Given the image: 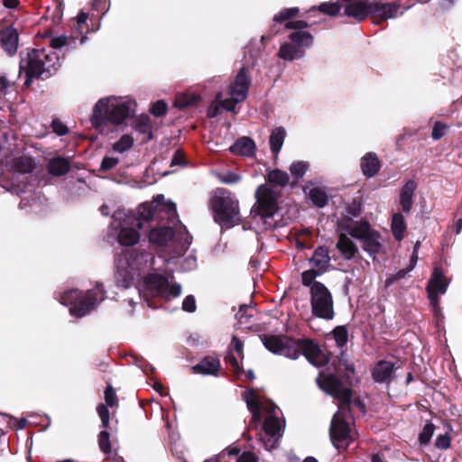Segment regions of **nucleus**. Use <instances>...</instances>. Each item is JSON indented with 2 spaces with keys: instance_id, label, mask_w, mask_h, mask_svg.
Instances as JSON below:
<instances>
[{
  "instance_id": "obj_1",
  "label": "nucleus",
  "mask_w": 462,
  "mask_h": 462,
  "mask_svg": "<svg viewBox=\"0 0 462 462\" xmlns=\"http://www.w3.org/2000/svg\"><path fill=\"white\" fill-rule=\"evenodd\" d=\"M36 162L32 156L14 157L0 175V188L21 198L22 209L37 208L41 201L40 192L36 191L38 178L33 175Z\"/></svg>"
},
{
  "instance_id": "obj_2",
  "label": "nucleus",
  "mask_w": 462,
  "mask_h": 462,
  "mask_svg": "<svg viewBox=\"0 0 462 462\" xmlns=\"http://www.w3.org/2000/svg\"><path fill=\"white\" fill-rule=\"evenodd\" d=\"M242 398L252 414L249 428L258 430L261 421L263 423L258 433L259 440L266 450H272L283 435L285 420L280 417L279 407L271 400L262 397L254 389L245 391Z\"/></svg>"
},
{
  "instance_id": "obj_3",
  "label": "nucleus",
  "mask_w": 462,
  "mask_h": 462,
  "mask_svg": "<svg viewBox=\"0 0 462 462\" xmlns=\"http://www.w3.org/2000/svg\"><path fill=\"white\" fill-rule=\"evenodd\" d=\"M153 204L154 211L162 210L163 217H157L155 215L149 218L150 222H157L159 226L152 227L149 233V241L152 244L162 246L171 240L178 243V254H183L191 245L192 236L189 234L187 227L182 225L177 214L175 203L171 201L165 202L163 195H157Z\"/></svg>"
},
{
  "instance_id": "obj_4",
  "label": "nucleus",
  "mask_w": 462,
  "mask_h": 462,
  "mask_svg": "<svg viewBox=\"0 0 462 462\" xmlns=\"http://www.w3.org/2000/svg\"><path fill=\"white\" fill-rule=\"evenodd\" d=\"M316 382L323 392L330 394L341 403L331 420L330 439L336 448H345L353 439L349 423L346 421V413L352 400V391L332 374H324L320 372Z\"/></svg>"
},
{
  "instance_id": "obj_5",
  "label": "nucleus",
  "mask_w": 462,
  "mask_h": 462,
  "mask_svg": "<svg viewBox=\"0 0 462 462\" xmlns=\"http://www.w3.org/2000/svg\"><path fill=\"white\" fill-rule=\"evenodd\" d=\"M76 39H69L65 35L54 37L51 40L50 49H33L20 60V72L26 75L24 84L30 86L32 79H46L53 75L60 67L59 55L53 50L66 48V51L72 49Z\"/></svg>"
},
{
  "instance_id": "obj_6",
  "label": "nucleus",
  "mask_w": 462,
  "mask_h": 462,
  "mask_svg": "<svg viewBox=\"0 0 462 462\" xmlns=\"http://www.w3.org/2000/svg\"><path fill=\"white\" fill-rule=\"evenodd\" d=\"M263 343L270 352L295 360L300 355L314 366L320 367L328 363V357L319 346L310 339L294 340L286 337L264 336Z\"/></svg>"
},
{
  "instance_id": "obj_7",
  "label": "nucleus",
  "mask_w": 462,
  "mask_h": 462,
  "mask_svg": "<svg viewBox=\"0 0 462 462\" xmlns=\"http://www.w3.org/2000/svg\"><path fill=\"white\" fill-rule=\"evenodd\" d=\"M136 102L130 97H106L100 98L93 107L91 123L97 129L105 126H121L135 113Z\"/></svg>"
},
{
  "instance_id": "obj_8",
  "label": "nucleus",
  "mask_w": 462,
  "mask_h": 462,
  "mask_svg": "<svg viewBox=\"0 0 462 462\" xmlns=\"http://www.w3.org/2000/svg\"><path fill=\"white\" fill-rule=\"evenodd\" d=\"M163 211H154L153 204L149 202L142 203L136 210V213L128 212L118 209L112 215L114 222H119V232L117 240L121 245L132 246L136 245L140 240V230L149 223V218L155 215L157 217L162 216Z\"/></svg>"
},
{
  "instance_id": "obj_9",
  "label": "nucleus",
  "mask_w": 462,
  "mask_h": 462,
  "mask_svg": "<svg viewBox=\"0 0 462 462\" xmlns=\"http://www.w3.org/2000/svg\"><path fill=\"white\" fill-rule=\"evenodd\" d=\"M116 282L118 287L128 289L135 278L153 269L152 254L138 249H124L116 257Z\"/></svg>"
},
{
  "instance_id": "obj_10",
  "label": "nucleus",
  "mask_w": 462,
  "mask_h": 462,
  "mask_svg": "<svg viewBox=\"0 0 462 462\" xmlns=\"http://www.w3.org/2000/svg\"><path fill=\"white\" fill-rule=\"evenodd\" d=\"M105 298L103 285L97 282L94 289L84 293L76 289L66 291L60 295L59 300L65 306H70L72 316L82 318L94 310Z\"/></svg>"
},
{
  "instance_id": "obj_11",
  "label": "nucleus",
  "mask_w": 462,
  "mask_h": 462,
  "mask_svg": "<svg viewBox=\"0 0 462 462\" xmlns=\"http://www.w3.org/2000/svg\"><path fill=\"white\" fill-rule=\"evenodd\" d=\"M254 196L256 202L251 209L253 217L262 221L265 229L274 228L277 221L273 217L279 209L277 192L266 185H260Z\"/></svg>"
},
{
  "instance_id": "obj_12",
  "label": "nucleus",
  "mask_w": 462,
  "mask_h": 462,
  "mask_svg": "<svg viewBox=\"0 0 462 462\" xmlns=\"http://www.w3.org/2000/svg\"><path fill=\"white\" fill-rule=\"evenodd\" d=\"M144 291L141 292L134 288L139 298L143 297L150 308H157L155 304L151 302L149 297L160 298L170 300L177 298L181 294V286L179 283H170L168 279L162 274L149 273L143 280Z\"/></svg>"
},
{
  "instance_id": "obj_13",
  "label": "nucleus",
  "mask_w": 462,
  "mask_h": 462,
  "mask_svg": "<svg viewBox=\"0 0 462 462\" xmlns=\"http://www.w3.org/2000/svg\"><path fill=\"white\" fill-rule=\"evenodd\" d=\"M211 206L214 218L223 226L230 227L240 220L238 200L226 189H217L213 196Z\"/></svg>"
},
{
  "instance_id": "obj_14",
  "label": "nucleus",
  "mask_w": 462,
  "mask_h": 462,
  "mask_svg": "<svg viewBox=\"0 0 462 462\" xmlns=\"http://www.w3.org/2000/svg\"><path fill=\"white\" fill-rule=\"evenodd\" d=\"M252 82L248 68L242 67L229 87L230 97L222 98V93H217L216 101L219 106L226 111L236 113V105L247 97L248 90Z\"/></svg>"
},
{
  "instance_id": "obj_15",
  "label": "nucleus",
  "mask_w": 462,
  "mask_h": 462,
  "mask_svg": "<svg viewBox=\"0 0 462 462\" xmlns=\"http://www.w3.org/2000/svg\"><path fill=\"white\" fill-rule=\"evenodd\" d=\"M313 44V36L306 31H294L288 36V41L281 44L277 56L284 61L300 60L306 50Z\"/></svg>"
},
{
  "instance_id": "obj_16",
  "label": "nucleus",
  "mask_w": 462,
  "mask_h": 462,
  "mask_svg": "<svg viewBox=\"0 0 462 462\" xmlns=\"http://www.w3.org/2000/svg\"><path fill=\"white\" fill-rule=\"evenodd\" d=\"M310 305L312 314L325 320L334 319V301L329 290L321 282H315L310 288Z\"/></svg>"
},
{
  "instance_id": "obj_17",
  "label": "nucleus",
  "mask_w": 462,
  "mask_h": 462,
  "mask_svg": "<svg viewBox=\"0 0 462 462\" xmlns=\"http://www.w3.org/2000/svg\"><path fill=\"white\" fill-rule=\"evenodd\" d=\"M450 280L448 279L439 267H435L428 282L426 290L431 307L435 312L439 310V295L447 292Z\"/></svg>"
},
{
  "instance_id": "obj_18",
  "label": "nucleus",
  "mask_w": 462,
  "mask_h": 462,
  "mask_svg": "<svg viewBox=\"0 0 462 462\" xmlns=\"http://www.w3.org/2000/svg\"><path fill=\"white\" fill-rule=\"evenodd\" d=\"M401 5L397 1L383 2L371 0L368 4L367 16L374 18L388 20L403 14L404 11H400Z\"/></svg>"
},
{
  "instance_id": "obj_19",
  "label": "nucleus",
  "mask_w": 462,
  "mask_h": 462,
  "mask_svg": "<svg viewBox=\"0 0 462 462\" xmlns=\"http://www.w3.org/2000/svg\"><path fill=\"white\" fill-rule=\"evenodd\" d=\"M342 3L344 14L356 22L367 17L368 4L371 0H338Z\"/></svg>"
},
{
  "instance_id": "obj_20",
  "label": "nucleus",
  "mask_w": 462,
  "mask_h": 462,
  "mask_svg": "<svg viewBox=\"0 0 462 462\" xmlns=\"http://www.w3.org/2000/svg\"><path fill=\"white\" fill-rule=\"evenodd\" d=\"M19 44V34L16 29L12 26L3 28L0 31V45L9 56L17 52Z\"/></svg>"
},
{
  "instance_id": "obj_21",
  "label": "nucleus",
  "mask_w": 462,
  "mask_h": 462,
  "mask_svg": "<svg viewBox=\"0 0 462 462\" xmlns=\"http://www.w3.org/2000/svg\"><path fill=\"white\" fill-rule=\"evenodd\" d=\"M331 257L329 255V250L325 245L318 246L312 256L310 258V264L312 268L317 270L318 273L324 274L328 271L330 266Z\"/></svg>"
},
{
  "instance_id": "obj_22",
  "label": "nucleus",
  "mask_w": 462,
  "mask_h": 462,
  "mask_svg": "<svg viewBox=\"0 0 462 462\" xmlns=\"http://www.w3.org/2000/svg\"><path fill=\"white\" fill-rule=\"evenodd\" d=\"M361 243L363 250L365 251L373 259H375L383 247L381 235L374 229L368 232V234L361 240Z\"/></svg>"
},
{
  "instance_id": "obj_23",
  "label": "nucleus",
  "mask_w": 462,
  "mask_h": 462,
  "mask_svg": "<svg viewBox=\"0 0 462 462\" xmlns=\"http://www.w3.org/2000/svg\"><path fill=\"white\" fill-rule=\"evenodd\" d=\"M344 230L352 237L361 241L372 230L371 225L365 220L349 219L343 226Z\"/></svg>"
},
{
  "instance_id": "obj_24",
  "label": "nucleus",
  "mask_w": 462,
  "mask_h": 462,
  "mask_svg": "<svg viewBox=\"0 0 462 462\" xmlns=\"http://www.w3.org/2000/svg\"><path fill=\"white\" fill-rule=\"evenodd\" d=\"M394 364L391 361L381 360L373 369V378L377 383H389L394 372Z\"/></svg>"
},
{
  "instance_id": "obj_25",
  "label": "nucleus",
  "mask_w": 462,
  "mask_h": 462,
  "mask_svg": "<svg viewBox=\"0 0 462 462\" xmlns=\"http://www.w3.org/2000/svg\"><path fill=\"white\" fill-rule=\"evenodd\" d=\"M220 367L221 365L218 358L206 356L199 363L192 366V370L195 374L217 376Z\"/></svg>"
},
{
  "instance_id": "obj_26",
  "label": "nucleus",
  "mask_w": 462,
  "mask_h": 462,
  "mask_svg": "<svg viewBox=\"0 0 462 462\" xmlns=\"http://www.w3.org/2000/svg\"><path fill=\"white\" fill-rule=\"evenodd\" d=\"M360 167L363 174L366 178H372L376 175L381 168V163L376 153L372 152L365 153L361 158Z\"/></svg>"
},
{
  "instance_id": "obj_27",
  "label": "nucleus",
  "mask_w": 462,
  "mask_h": 462,
  "mask_svg": "<svg viewBox=\"0 0 462 462\" xmlns=\"http://www.w3.org/2000/svg\"><path fill=\"white\" fill-rule=\"evenodd\" d=\"M416 188V182L412 180H409L405 182L401 189L400 204L404 213H410L412 208L413 195Z\"/></svg>"
},
{
  "instance_id": "obj_28",
  "label": "nucleus",
  "mask_w": 462,
  "mask_h": 462,
  "mask_svg": "<svg viewBox=\"0 0 462 462\" xmlns=\"http://www.w3.org/2000/svg\"><path fill=\"white\" fill-rule=\"evenodd\" d=\"M336 247L346 260L353 259L358 251L356 245L345 234L339 236Z\"/></svg>"
},
{
  "instance_id": "obj_29",
  "label": "nucleus",
  "mask_w": 462,
  "mask_h": 462,
  "mask_svg": "<svg viewBox=\"0 0 462 462\" xmlns=\"http://www.w3.org/2000/svg\"><path fill=\"white\" fill-rule=\"evenodd\" d=\"M230 151L243 156H252L255 151V143L249 137H241L231 145Z\"/></svg>"
},
{
  "instance_id": "obj_30",
  "label": "nucleus",
  "mask_w": 462,
  "mask_h": 462,
  "mask_svg": "<svg viewBox=\"0 0 462 462\" xmlns=\"http://www.w3.org/2000/svg\"><path fill=\"white\" fill-rule=\"evenodd\" d=\"M286 137V131L282 126L275 127L270 134V147L273 155L280 152Z\"/></svg>"
},
{
  "instance_id": "obj_31",
  "label": "nucleus",
  "mask_w": 462,
  "mask_h": 462,
  "mask_svg": "<svg viewBox=\"0 0 462 462\" xmlns=\"http://www.w3.org/2000/svg\"><path fill=\"white\" fill-rule=\"evenodd\" d=\"M70 169L69 162L61 157L52 158L48 163V171L51 175L61 176Z\"/></svg>"
},
{
  "instance_id": "obj_32",
  "label": "nucleus",
  "mask_w": 462,
  "mask_h": 462,
  "mask_svg": "<svg viewBox=\"0 0 462 462\" xmlns=\"http://www.w3.org/2000/svg\"><path fill=\"white\" fill-rule=\"evenodd\" d=\"M308 187L303 189L305 193H308L311 202L318 208H323L328 204V197L326 191L319 187H313L307 191Z\"/></svg>"
},
{
  "instance_id": "obj_33",
  "label": "nucleus",
  "mask_w": 462,
  "mask_h": 462,
  "mask_svg": "<svg viewBox=\"0 0 462 462\" xmlns=\"http://www.w3.org/2000/svg\"><path fill=\"white\" fill-rule=\"evenodd\" d=\"M133 127L137 133L147 134L146 141L152 139L151 119L148 116L142 115L136 117L134 121Z\"/></svg>"
},
{
  "instance_id": "obj_34",
  "label": "nucleus",
  "mask_w": 462,
  "mask_h": 462,
  "mask_svg": "<svg viewBox=\"0 0 462 462\" xmlns=\"http://www.w3.org/2000/svg\"><path fill=\"white\" fill-rule=\"evenodd\" d=\"M391 229L394 238L397 241H402L404 237V231L406 229V223L404 217L401 213H395L392 217Z\"/></svg>"
},
{
  "instance_id": "obj_35",
  "label": "nucleus",
  "mask_w": 462,
  "mask_h": 462,
  "mask_svg": "<svg viewBox=\"0 0 462 462\" xmlns=\"http://www.w3.org/2000/svg\"><path fill=\"white\" fill-rule=\"evenodd\" d=\"M200 101V97L195 94L178 95L174 101V106L178 109H185L189 106H196Z\"/></svg>"
},
{
  "instance_id": "obj_36",
  "label": "nucleus",
  "mask_w": 462,
  "mask_h": 462,
  "mask_svg": "<svg viewBox=\"0 0 462 462\" xmlns=\"http://www.w3.org/2000/svg\"><path fill=\"white\" fill-rule=\"evenodd\" d=\"M268 180L272 183L284 187L289 183L290 177L286 171L276 169L269 171Z\"/></svg>"
},
{
  "instance_id": "obj_37",
  "label": "nucleus",
  "mask_w": 462,
  "mask_h": 462,
  "mask_svg": "<svg viewBox=\"0 0 462 462\" xmlns=\"http://www.w3.org/2000/svg\"><path fill=\"white\" fill-rule=\"evenodd\" d=\"M134 145V138L129 134H123L120 139L113 144L115 152L123 153Z\"/></svg>"
},
{
  "instance_id": "obj_38",
  "label": "nucleus",
  "mask_w": 462,
  "mask_h": 462,
  "mask_svg": "<svg viewBox=\"0 0 462 462\" xmlns=\"http://www.w3.org/2000/svg\"><path fill=\"white\" fill-rule=\"evenodd\" d=\"M317 9L328 15L335 16L339 14L340 10L343 9L341 2H327L320 4Z\"/></svg>"
},
{
  "instance_id": "obj_39",
  "label": "nucleus",
  "mask_w": 462,
  "mask_h": 462,
  "mask_svg": "<svg viewBox=\"0 0 462 462\" xmlns=\"http://www.w3.org/2000/svg\"><path fill=\"white\" fill-rule=\"evenodd\" d=\"M308 169H309L308 162H303V161H299V162H295L291 163V165L290 166V172L294 179L299 180V179H301L305 175Z\"/></svg>"
},
{
  "instance_id": "obj_40",
  "label": "nucleus",
  "mask_w": 462,
  "mask_h": 462,
  "mask_svg": "<svg viewBox=\"0 0 462 462\" xmlns=\"http://www.w3.org/2000/svg\"><path fill=\"white\" fill-rule=\"evenodd\" d=\"M332 333L337 346H345L348 340L347 329L344 326H338L333 329Z\"/></svg>"
},
{
  "instance_id": "obj_41",
  "label": "nucleus",
  "mask_w": 462,
  "mask_h": 462,
  "mask_svg": "<svg viewBox=\"0 0 462 462\" xmlns=\"http://www.w3.org/2000/svg\"><path fill=\"white\" fill-rule=\"evenodd\" d=\"M322 273H318L317 270H315L314 268H310L307 271H304L302 273H301V282H302V285L305 286V287H310L311 288V286L313 285V283L317 282L315 281V279L317 277H319L321 276Z\"/></svg>"
},
{
  "instance_id": "obj_42",
  "label": "nucleus",
  "mask_w": 462,
  "mask_h": 462,
  "mask_svg": "<svg viewBox=\"0 0 462 462\" xmlns=\"http://www.w3.org/2000/svg\"><path fill=\"white\" fill-rule=\"evenodd\" d=\"M298 13L299 9L297 7L285 8L274 15L273 21L275 23H281L289 20L290 18L296 16Z\"/></svg>"
},
{
  "instance_id": "obj_43",
  "label": "nucleus",
  "mask_w": 462,
  "mask_h": 462,
  "mask_svg": "<svg viewBox=\"0 0 462 462\" xmlns=\"http://www.w3.org/2000/svg\"><path fill=\"white\" fill-rule=\"evenodd\" d=\"M435 427L431 422H428L424 425L422 431L419 435V440L420 444H428L434 433Z\"/></svg>"
},
{
  "instance_id": "obj_44",
  "label": "nucleus",
  "mask_w": 462,
  "mask_h": 462,
  "mask_svg": "<svg viewBox=\"0 0 462 462\" xmlns=\"http://www.w3.org/2000/svg\"><path fill=\"white\" fill-rule=\"evenodd\" d=\"M448 127L449 126L448 125L443 124L440 121L435 122L431 133L432 139L435 141L441 139L446 134Z\"/></svg>"
},
{
  "instance_id": "obj_45",
  "label": "nucleus",
  "mask_w": 462,
  "mask_h": 462,
  "mask_svg": "<svg viewBox=\"0 0 462 462\" xmlns=\"http://www.w3.org/2000/svg\"><path fill=\"white\" fill-rule=\"evenodd\" d=\"M218 180L225 184L237 183L241 180V176L233 171H224L217 174Z\"/></svg>"
},
{
  "instance_id": "obj_46",
  "label": "nucleus",
  "mask_w": 462,
  "mask_h": 462,
  "mask_svg": "<svg viewBox=\"0 0 462 462\" xmlns=\"http://www.w3.org/2000/svg\"><path fill=\"white\" fill-rule=\"evenodd\" d=\"M98 445L102 452L108 454L111 451L109 433L106 430H102L98 436Z\"/></svg>"
},
{
  "instance_id": "obj_47",
  "label": "nucleus",
  "mask_w": 462,
  "mask_h": 462,
  "mask_svg": "<svg viewBox=\"0 0 462 462\" xmlns=\"http://www.w3.org/2000/svg\"><path fill=\"white\" fill-rule=\"evenodd\" d=\"M97 411L101 420L102 427L104 429L107 428L109 425V418H110V413H109L107 406L101 403L97 407Z\"/></svg>"
},
{
  "instance_id": "obj_48",
  "label": "nucleus",
  "mask_w": 462,
  "mask_h": 462,
  "mask_svg": "<svg viewBox=\"0 0 462 462\" xmlns=\"http://www.w3.org/2000/svg\"><path fill=\"white\" fill-rule=\"evenodd\" d=\"M106 405L113 407L116 404V394L112 385H107L105 390Z\"/></svg>"
},
{
  "instance_id": "obj_49",
  "label": "nucleus",
  "mask_w": 462,
  "mask_h": 462,
  "mask_svg": "<svg viewBox=\"0 0 462 462\" xmlns=\"http://www.w3.org/2000/svg\"><path fill=\"white\" fill-rule=\"evenodd\" d=\"M167 112V104L163 100H158L155 102L152 108L151 113L155 116H162Z\"/></svg>"
},
{
  "instance_id": "obj_50",
  "label": "nucleus",
  "mask_w": 462,
  "mask_h": 462,
  "mask_svg": "<svg viewBox=\"0 0 462 462\" xmlns=\"http://www.w3.org/2000/svg\"><path fill=\"white\" fill-rule=\"evenodd\" d=\"M118 162H119V160L117 158L106 156L102 160V162L100 165V170L103 171H109V170L113 169L114 167H116L118 164Z\"/></svg>"
},
{
  "instance_id": "obj_51",
  "label": "nucleus",
  "mask_w": 462,
  "mask_h": 462,
  "mask_svg": "<svg viewBox=\"0 0 462 462\" xmlns=\"http://www.w3.org/2000/svg\"><path fill=\"white\" fill-rule=\"evenodd\" d=\"M109 0H93L92 2V9L97 12H102L103 15L109 10Z\"/></svg>"
},
{
  "instance_id": "obj_52",
  "label": "nucleus",
  "mask_w": 462,
  "mask_h": 462,
  "mask_svg": "<svg viewBox=\"0 0 462 462\" xmlns=\"http://www.w3.org/2000/svg\"><path fill=\"white\" fill-rule=\"evenodd\" d=\"M51 128L53 132L60 136L65 135L69 132L68 126L59 119H54L52 121Z\"/></svg>"
},
{
  "instance_id": "obj_53",
  "label": "nucleus",
  "mask_w": 462,
  "mask_h": 462,
  "mask_svg": "<svg viewBox=\"0 0 462 462\" xmlns=\"http://www.w3.org/2000/svg\"><path fill=\"white\" fill-rule=\"evenodd\" d=\"M196 300L194 296L188 295L182 301V310L187 312H194L196 310Z\"/></svg>"
},
{
  "instance_id": "obj_54",
  "label": "nucleus",
  "mask_w": 462,
  "mask_h": 462,
  "mask_svg": "<svg viewBox=\"0 0 462 462\" xmlns=\"http://www.w3.org/2000/svg\"><path fill=\"white\" fill-rule=\"evenodd\" d=\"M435 446L440 449H447L450 446V438L447 434L439 435L435 440Z\"/></svg>"
},
{
  "instance_id": "obj_55",
  "label": "nucleus",
  "mask_w": 462,
  "mask_h": 462,
  "mask_svg": "<svg viewBox=\"0 0 462 462\" xmlns=\"http://www.w3.org/2000/svg\"><path fill=\"white\" fill-rule=\"evenodd\" d=\"M287 29H294L295 31H303V29L309 27V23L302 20L292 21L286 23Z\"/></svg>"
},
{
  "instance_id": "obj_56",
  "label": "nucleus",
  "mask_w": 462,
  "mask_h": 462,
  "mask_svg": "<svg viewBox=\"0 0 462 462\" xmlns=\"http://www.w3.org/2000/svg\"><path fill=\"white\" fill-rule=\"evenodd\" d=\"M236 462H258V457L253 452L245 451L237 457Z\"/></svg>"
},
{
  "instance_id": "obj_57",
  "label": "nucleus",
  "mask_w": 462,
  "mask_h": 462,
  "mask_svg": "<svg viewBox=\"0 0 462 462\" xmlns=\"http://www.w3.org/2000/svg\"><path fill=\"white\" fill-rule=\"evenodd\" d=\"M185 164L184 155L181 151L177 150L174 152V155L171 159V166H181Z\"/></svg>"
},
{
  "instance_id": "obj_58",
  "label": "nucleus",
  "mask_w": 462,
  "mask_h": 462,
  "mask_svg": "<svg viewBox=\"0 0 462 462\" xmlns=\"http://www.w3.org/2000/svg\"><path fill=\"white\" fill-rule=\"evenodd\" d=\"M231 345H232L233 350L235 352H236V354L243 358L244 345H243L242 341L237 337L234 336L232 338Z\"/></svg>"
},
{
  "instance_id": "obj_59",
  "label": "nucleus",
  "mask_w": 462,
  "mask_h": 462,
  "mask_svg": "<svg viewBox=\"0 0 462 462\" xmlns=\"http://www.w3.org/2000/svg\"><path fill=\"white\" fill-rule=\"evenodd\" d=\"M247 310L248 307L246 305H243L240 307L238 312L236 314V319H239L240 322H248V319H250L251 315L246 314Z\"/></svg>"
},
{
  "instance_id": "obj_60",
  "label": "nucleus",
  "mask_w": 462,
  "mask_h": 462,
  "mask_svg": "<svg viewBox=\"0 0 462 462\" xmlns=\"http://www.w3.org/2000/svg\"><path fill=\"white\" fill-rule=\"evenodd\" d=\"M11 84L7 79L5 76H0V96H5Z\"/></svg>"
},
{
  "instance_id": "obj_61",
  "label": "nucleus",
  "mask_w": 462,
  "mask_h": 462,
  "mask_svg": "<svg viewBox=\"0 0 462 462\" xmlns=\"http://www.w3.org/2000/svg\"><path fill=\"white\" fill-rule=\"evenodd\" d=\"M226 361L235 368L239 369V363L237 358L234 356L233 352L230 351L226 356Z\"/></svg>"
},
{
  "instance_id": "obj_62",
  "label": "nucleus",
  "mask_w": 462,
  "mask_h": 462,
  "mask_svg": "<svg viewBox=\"0 0 462 462\" xmlns=\"http://www.w3.org/2000/svg\"><path fill=\"white\" fill-rule=\"evenodd\" d=\"M88 20V14L84 12H80L77 16V23L79 26L85 24Z\"/></svg>"
},
{
  "instance_id": "obj_63",
  "label": "nucleus",
  "mask_w": 462,
  "mask_h": 462,
  "mask_svg": "<svg viewBox=\"0 0 462 462\" xmlns=\"http://www.w3.org/2000/svg\"><path fill=\"white\" fill-rule=\"evenodd\" d=\"M3 5L5 8L14 9L18 5V1L17 0H4Z\"/></svg>"
},
{
  "instance_id": "obj_64",
  "label": "nucleus",
  "mask_w": 462,
  "mask_h": 462,
  "mask_svg": "<svg viewBox=\"0 0 462 462\" xmlns=\"http://www.w3.org/2000/svg\"><path fill=\"white\" fill-rule=\"evenodd\" d=\"M410 272H411V271L408 267L404 268V269H401L394 274L395 279H397L398 281L401 279H403L406 276V274L409 273Z\"/></svg>"
}]
</instances>
